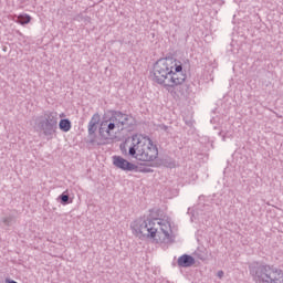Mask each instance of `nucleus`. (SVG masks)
Listing matches in <instances>:
<instances>
[{
	"label": "nucleus",
	"mask_w": 283,
	"mask_h": 283,
	"mask_svg": "<svg viewBox=\"0 0 283 283\" xmlns=\"http://www.w3.org/2000/svg\"><path fill=\"white\" fill-rule=\"evenodd\" d=\"M7 283H17V281L7 280Z\"/></svg>",
	"instance_id": "obj_14"
},
{
	"label": "nucleus",
	"mask_w": 283,
	"mask_h": 283,
	"mask_svg": "<svg viewBox=\"0 0 283 283\" xmlns=\"http://www.w3.org/2000/svg\"><path fill=\"white\" fill-rule=\"evenodd\" d=\"M223 275H224V272H222V271H219V272H218V276H219V277H222Z\"/></svg>",
	"instance_id": "obj_13"
},
{
	"label": "nucleus",
	"mask_w": 283,
	"mask_h": 283,
	"mask_svg": "<svg viewBox=\"0 0 283 283\" xmlns=\"http://www.w3.org/2000/svg\"><path fill=\"white\" fill-rule=\"evenodd\" d=\"M132 123V116L123 113H113L103 117L99 127L97 138L102 145L105 142L116 138L117 134H120L124 129H127Z\"/></svg>",
	"instance_id": "obj_4"
},
{
	"label": "nucleus",
	"mask_w": 283,
	"mask_h": 283,
	"mask_svg": "<svg viewBox=\"0 0 283 283\" xmlns=\"http://www.w3.org/2000/svg\"><path fill=\"white\" fill-rule=\"evenodd\" d=\"M61 132L67 133L72 129V122L70 119H61L59 123Z\"/></svg>",
	"instance_id": "obj_10"
},
{
	"label": "nucleus",
	"mask_w": 283,
	"mask_h": 283,
	"mask_svg": "<svg viewBox=\"0 0 283 283\" xmlns=\"http://www.w3.org/2000/svg\"><path fill=\"white\" fill-rule=\"evenodd\" d=\"M119 149L124 156L138 163H154L158 159V146L147 135L135 134L127 137L119 145Z\"/></svg>",
	"instance_id": "obj_2"
},
{
	"label": "nucleus",
	"mask_w": 283,
	"mask_h": 283,
	"mask_svg": "<svg viewBox=\"0 0 283 283\" xmlns=\"http://www.w3.org/2000/svg\"><path fill=\"white\" fill-rule=\"evenodd\" d=\"M101 123V115L98 113L94 114L88 123V134H96V125Z\"/></svg>",
	"instance_id": "obj_9"
},
{
	"label": "nucleus",
	"mask_w": 283,
	"mask_h": 283,
	"mask_svg": "<svg viewBox=\"0 0 283 283\" xmlns=\"http://www.w3.org/2000/svg\"><path fill=\"white\" fill-rule=\"evenodd\" d=\"M193 264H196V259H193L191 255L184 254L178 259L179 266L188 268L193 266Z\"/></svg>",
	"instance_id": "obj_8"
},
{
	"label": "nucleus",
	"mask_w": 283,
	"mask_h": 283,
	"mask_svg": "<svg viewBox=\"0 0 283 283\" xmlns=\"http://www.w3.org/2000/svg\"><path fill=\"white\" fill-rule=\"evenodd\" d=\"M61 200L62 202H67V200H70V197L67 195H62Z\"/></svg>",
	"instance_id": "obj_12"
},
{
	"label": "nucleus",
	"mask_w": 283,
	"mask_h": 283,
	"mask_svg": "<svg viewBox=\"0 0 283 283\" xmlns=\"http://www.w3.org/2000/svg\"><path fill=\"white\" fill-rule=\"evenodd\" d=\"M65 117V114H60V118H64Z\"/></svg>",
	"instance_id": "obj_15"
},
{
	"label": "nucleus",
	"mask_w": 283,
	"mask_h": 283,
	"mask_svg": "<svg viewBox=\"0 0 283 283\" xmlns=\"http://www.w3.org/2000/svg\"><path fill=\"white\" fill-rule=\"evenodd\" d=\"M57 120L59 118L56 117V113H49L44 115L41 127L45 136H52V134L56 132Z\"/></svg>",
	"instance_id": "obj_6"
},
{
	"label": "nucleus",
	"mask_w": 283,
	"mask_h": 283,
	"mask_svg": "<svg viewBox=\"0 0 283 283\" xmlns=\"http://www.w3.org/2000/svg\"><path fill=\"white\" fill-rule=\"evenodd\" d=\"M113 165L123 171H134L136 169V165L120 156H113Z\"/></svg>",
	"instance_id": "obj_7"
},
{
	"label": "nucleus",
	"mask_w": 283,
	"mask_h": 283,
	"mask_svg": "<svg viewBox=\"0 0 283 283\" xmlns=\"http://www.w3.org/2000/svg\"><path fill=\"white\" fill-rule=\"evenodd\" d=\"M30 21H32V17H30V14L28 13H23L18 15L17 23H20V25H28Z\"/></svg>",
	"instance_id": "obj_11"
},
{
	"label": "nucleus",
	"mask_w": 283,
	"mask_h": 283,
	"mask_svg": "<svg viewBox=\"0 0 283 283\" xmlns=\"http://www.w3.org/2000/svg\"><path fill=\"white\" fill-rule=\"evenodd\" d=\"M135 231L150 238L155 244H169L171 242V223L166 220H138Z\"/></svg>",
	"instance_id": "obj_3"
},
{
	"label": "nucleus",
	"mask_w": 283,
	"mask_h": 283,
	"mask_svg": "<svg viewBox=\"0 0 283 283\" xmlns=\"http://www.w3.org/2000/svg\"><path fill=\"white\" fill-rule=\"evenodd\" d=\"M153 81L166 90L182 85L187 81L182 62L174 57L158 60L153 67Z\"/></svg>",
	"instance_id": "obj_1"
},
{
	"label": "nucleus",
	"mask_w": 283,
	"mask_h": 283,
	"mask_svg": "<svg viewBox=\"0 0 283 283\" xmlns=\"http://www.w3.org/2000/svg\"><path fill=\"white\" fill-rule=\"evenodd\" d=\"M255 280L262 283H283V272L269 266H262L258 269Z\"/></svg>",
	"instance_id": "obj_5"
}]
</instances>
